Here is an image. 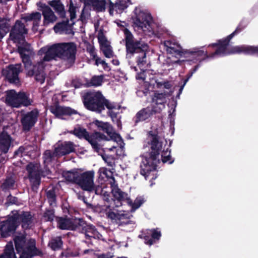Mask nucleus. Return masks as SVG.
Segmentation results:
<instances>
[{"label": "nucleus", "instance_id": "f257e3e1", "mask_svg": "<svg viewBox=\"0 0 258 258\" xmlns=\"http://www.w3.org/2000/svg\"><path fill=\"white\" fill-rule=\"evenodd\" d=\"M124 35L126 55L128 58H135L137 66L141 70L147 63V53L149 48L147 44L136 39L127 29L122 30Z\"/></svg>", "mask_w": 258, "mask_h": 258}, {"label": "nucleus", "instance_id": "f03ea898", "mask_svg": "<svg viewBox=\"0 0 258 258\" xmlns=\"http://www.w3.org/2000/svg\"><path fill=\"white\" fill-rule=\"evenodd\" d=\"M40 51L45 54L43 60L49 61L58 57L74 63L76 59V45L74 42L53 44L48 47H43Z\"/></svg>", "mask_w": 258, "mask_h": 258}, {"label": "nucleus", "instance_id": "7ed1b4c3", "mask_svg": "<svg viewBox=\"0 0 258 258\" xmlns=\"http://www.w3.org/2000/svg\"><path fill=\"white\" fill-rule=\"evenodd\" d=\"M148 138V144L150 145L152 151L149 153L148 156L143 159L140 164V173L144 176H148L151 171L156 169L158 164L160 162L159 157L162 149V144L159 141V137L157 134L150 131Z\"/></svg>", "mask_w": 258, "mask_h": 258}, {"label": "nucleus", "instance_id": "20e7f679", "mask_svg": "<svg viewBox=\"0 0 258 258\" xmlns=\"http://www.w3.org/2000/svg\"><path fill=\"white\" fill-rule=\"evenodd\" d=\"M221 46H222V44L220 42L219 40H217L215 43L208 45L206 50L205 51V53H207V58H213L216 56H225L240 53L245 54H256L258 55V46H235L231 47L228 51H226L224 48H221Z\"/></svg>", "mask_w": 258, "mask_h": 258}, {"label": "nucleus", "instance_id": "39448f33", "mask_svg": "<svg viewBox=\"0 0 258 258\" xmlns=\"http://www.w3.org/2000/svg\"><path fill=\"white\" fill-rule=\"evenodd\" d=\"M70 134H72L79 139H85L91 145L94 151L99 152L101 149L100 145L98 142L101 141H108L107 137L100 132H95L90 135L87 130L83 127L78 125L73 130L68 131Z\"/></svg>", "mask_w": 258, "mask_h": 258}, {"label": "nucleus", "instance_id": "423d86ee", "mask_svg": "<svg viewBox=\"0 0 258 258\" xmlns=\"http://www.w3.org/2000/svg\"><path fill=\"white\" fill-rule=\"evenodd\" d=\"M26 170L31 189L36 192L41 184V177H44L51 173V171L47 167H45L44 169H40L39 165L34 162L29 163L26 166Z\"/></svg>", "mask_w": 258, "mask_h": 258}, {"label": "nucleus", "instance_id": "0eeeda50", "mask_svg": "<svg viewBox=\"0 0 258 258\" xmlns=\"http://www.w3.org/2000/svg\"><path fill=\"white\" fill-rule=\"evenodd\" d=\"M103 97L100 91H87L82 96V101L87 110L100 113L103 107Z\"/></svg>", "mask_w": 258, "mask_h": 258}, {"label": "nucleus", "instance_id": "6e6552de", "mask_svg": "<svg viewBox=\"0 0 258 258\" xmlns=\"http://www.w3.org/2000/svg\"><path fill=\"white\" fill-rule=\"evenodd\" d=\"M19 227L17 217L14 214L8 215L5 220L0 222V234L3 238H7L14 234Z\"/></svg>", "mask_w": 258, "mask_h": 258}, {"label": "nucleus", "instance_id": "1a4fd4ad", "mask_svg": "<svg viewBox=\"0 0 258 258\" xmlns=\"http://www.w3.org/2000/svg\"><path fill=\"white\" fill-rule=\"evenodd\" d=\"M161 108L156 106L155 104H151L139 110L133 118L135 125L140 122L149 121L156 114L160 113Z\"/></svg>", "mask_w": 258, "mask_h": 258}, {"label": "nucleus", "instance_id": "9d476101", "mask_svg": "<svg viewBox=\"0 0 258 258\" xmlns=\"http://www.w3.org/2000/svg\"><path fill=\"white\" fill-rule=\"evenodd\" d=\"M95 172L93 170L79 172L76 184L78 185L82 189L89 192L94 189V177Z\"/></svg>", "mask_w": 258, "mask_h": 258}, {"label": "nucleus", "instance_id": "9b49d317", "mask_svg": "<svg viewBox=\"0 0 258 258\" xmlns=\"http://www.w3.org/2000/svg\"><path fill=\"white\" fill-rule=\"evenodd\" d=\"M38 116L39 111L37 109H34L26 113H22L21 123L23 131L29 132L37 122Z\"/></svg>", "mask_w": 258, "mask_h": 258}, {"label": "nucleus", "instance_id": "f8f14e48", "mask_svg": "<svg viewBox=\"0 0 258 258\" xmlns=\"http://www.w3.org/2000/svg\"><path fill=\"white\" fill-rule=\"evenodd\" d=\"M78 227L77 231L84 233L86 239H91L93 238L100 239L102 236L95 226L87 224L83 218H80Z\"/></svg>", "mask_w": 258, "mask_h": 258}, {"label": "nucleus", "instance_id": "ddd939ff", "mask_svg": "<svg viewBox=\"0 0 258 258\" xmlns=\"http://www.w3.org/2000/svg\"><path fill=\"white\" fill-rule=\"evenodd\" d=\"M153 18L150 14L140 12L133 19V23L136 27L144 31H151Z\"/></svg>", "mask_w": 258, "mask_h": 258}, {"label": "nucleus", "instance_id": "4468645a", "mask_svg": "<svg viewBox=\"0 0 258 258\" xmlns=\"http://www.w3.org/2000/svg\"><path fill=\"white\" fill-rule=\"evenodd\" d=\"M80 218L76 217H56V227L60 230L77 231Z\"/></svg>", "mask_w": 258, "mask_h": 258}, {"label": "nucleus", "instance_id": "2eb2a0df", "mask_svg": "<svg viewBox=\"0 0 258 258\" xmlns=\"http://www.w3.org/2000/svg\"><path fill=\"white\" fill-rule=\"evenodd\" d=\"M22 71L21 63L11 64L6 68V70L3 71V74L10 83L17 84L20 82L19 75Z\"/></svg>", "mask_w": 258, "mask_h": 258}, {"label": "nucleus", "instance_id": "dca6fc26", "mask_svg": "<svg viewBox=\"0 0 258 258\" xmlns=\"http://www.w3.org/2000/svg\"><path fill=\"white\" fill-rule=\"evenodd\" d=\"M28 30L24 24L20 20H17L11 28L9 37L14 43L19 42L24 39L25 34H27Z\"/></svg>", "mask_w": 258, "mask_h": 258}, {"label": "nucleus", "instance_id": "f3484780", "mask_svg": "<svg viewBox=\"0 0 258 258\" xmlns=\"http://www.w3.org/2000/svg\"><path fill=\"white\" fill-rule=\"evenodd\" d=\"M20 253L19 258H33L35 256H42L41 250L37 248L36 240L33 238H30L27 241L25 250Z\"/></svg>", "mask_w": 258, "mask_h": 258}, {"label": "nucleus", "instance_id": "a211bd4d", "mask_svg": "<svg viewBox=\"0 0 258 258\" xmlns=\"http://www.w3.org/2000/svg\"><path fill=\"white\" fill-rule=\"evenodd\" d=\"M49 110L56 117L59 118H62V116L63 115L71 116L73 114H77L78 113L77 110L70 107L60 106L58 102L51 105L49 107Z\"/></svg>", "mask_w": 258, "mask_h": 258}, {"label": "nucleus", "instance_id": "6ab92c4d", "mask_svg": "<svg viewBox=\"0 0 258 258\" xmlns=\"http://www.w3.org/2000/svg\"><path fill=\"white\" fill-rule=\"evenodd\" d=\"M37 6L40 8L39 10L42 11L44 26H47L50 23H53L56 21L57 17L48 6L41 2L37 3Z\"/></svg>", "mask_w": 258, "mask_h": 258}, {"label": "nucleus", "instance_id": "aec40b11", "mask_svg": "<svg viewBox=\"0 0 258 258\" xmlns=\"http://www.w3.org/2000/svg\"><path fill=\"white\" fill-rule=\"evenodd\" d=\"M17 217V221L18 226L21 223L22 228L24 230H28L32 228L33 226V216L30 212L23 211L21 213L16 212L14 213Z\"/></svg>", "mask_w": 258, "mask_h": 258}, {"label": "nucleus", "instance_id": "412c9836", "mask_svg": "<svg viewBox=\"0 0 258 258\" xmlns=\"http://www.w3.org/2000/svg\"><path fill=\"white\" fill-rule=\"evenodd\" d=\"M114 182L111 184V193L114 200H117V203L120 205H115V207H118L121 205V202L125 201L127 202L129 198L127 194L122 191L118 186L117 184L115 183V178L112 177Z\"/></svg>", "mask_w": 258, "mask_h": 258}, {"label": "nucleus", "instance_id": "4be33fe9", "mask_svg": "<svg viewBox=\"0 0 258 258\" xmlns=\"http://www.w3.org/2000/svg\"><path fill=\"white\" fill-rule=\"evenodd\" d=\"M12 138L8 133L3 131L0 133V152L7 154L12 145Z\"/></svg>", "mask_w": 258, "mask_h": 258}, {"label": "nucleus", "instance_id": "5701e85b", "mask_svg": "<svg viewBox=\"0 0 258 258\" xmlns=\"http://www.w3.org/2000/svg\"><path fill=\"white\" fill-rule=\"evenodd\" d=\"M6 103L12 107L19 108V92L17 93L14 90L7 91L6 96Z\"/></svg>", "mask_w": 258, "mask_h": 258}, {"label": "nucleus", "instance_id": "b1692460", "mask_svg": "<svg viewBox=\"0 0 258 258\" xmlns=\"http://www.w3.org/2000/svg\"><path fill=\"white\" fill-rule=\"evenodd\" d=\"M56 148V152L58 153V156H62L69 154L75 151L74 144L72 142H64L58 145Z\"/></svg>", "mask_w": 258, "mask_h": 258}, {"label": "nucleus", "instance_id": "393cba45", "mask_svg": "<svg viewBox=\"0 0 258 258\" xmlns=\"http://www.w3.org/2000/svg\"><path fill=\"white\" fill-rule=\"evenodd\" d=\"M187 54L189 56L196 60H199L200 62L204 60L207 58L205 52L203 50H200L198 48H194L191 49H185V55Z\"/></svg>", "mask_w": 258, "mask_h": 258}, {"label": "nucleus", "instance_id": "a878e982", "mask_svg": "<svg viewBox=\"0 0 258 258\" xmlns=\"http://www.w3.org/2000/svg\"><path fill=\"white\" fill-rule=\"evenodd\" d=\"M13 240L15 249L18 253H20L25 250V247L27 243L25 234L15 236Z\"/></svg>", "mask_w": 258, "mask_h": 258}, {"label": "nucleus", "instance_id": "bb28decb", "mask_svg": "<svg viewBox=\"0 0 258 258\" xmlns=\"http://www.w3.org/2000/svg\"><path fill=\"white\" fill-rule=\"evenodd\" d=\"M79 172L78 169H73L69 171H62L61 175L69 182L76 184Z\"/></svg>", "mask_w": 258, "mask_h": 258}, {"label": "nucleus", "instance_id": "cd10ccee", "mask_svg": "<svg viewBox=\"0 0 258 258\" xmlns=\"http://www.w3.org/2000/svg\"><path fill=\"white\" fill-rule=\"evenodd\" d=\"M48 4L54 9L60 18H63L66 17L64 7L60 0H52L49 1Z\"/></svg>", "mask_w": 258, "mask_h": 258}, {"label": "nucleus", "instance_id": "c85d7f7f", "mask_svg": "<svg viewBox=\"0 0 258 258\" xmlns=\"http://www.w3.org/2000/svg\"><path fill=\"white\" fill-rule=\"evenodd\" d=\"M84 2L85 4L91 5L94 9L98 12H104L105 10V0H84Z\"/></svg>", "mask_w": 258, "mask_h": 258}, {"label": "nucleus", "instance_id": "c756f323", "mask_svg": "<svg viewBox=\"0 0 258 258\" xmlns=\"http://www.w3.org/2000/svg\"><path fill=\"white\" fill-rule=\"evenodd\" d=\"M167 96V94L166 92L160 93L158 91H155L152 97L151 104H155L156 106L159 104H164Z\"/></svg>", "mask_w": 258, "mask_h": 258}, {"label": "nucleus", "instance_id": "7c9ffc66", "mask_svg": "<svg viewBox=\"0 0 258 258\" xmlns=\"http://www.w3.org/2000/svg\"><path fill=\"white\" fill-rule=\"evenodd\" d=\"M93 123L97 127L98 130L103 131L109 136L111 134L112 127L109 123L96 120L93 121Z\"/></svg>", "mask_w": 258, "mask_h": 258}, {"label": "nucleus", "instance_id": "2f4dec72", "mask_svg": "<svg viewBox=\"0 0 258 258\" xmlns=\"http://www.w3.org/2000/svg\"><path fill=\"white\" fill-rule=\"evenodd\" d=\"M58 156V153L56 152V148L54 149L53 151L50 150H46L43 155L44 159V163L45 164H49L54 161Z\"/></svg>", "mask_w": 258, "mask_h": 258}, {"label": "nucleus", "instance_id": "473e14b6", "mask_svg": "<svg viewBox=\"0 0 258 258\" xmlns=\"http://www.w3.org/2000/svg\"><path fill=\"white\" fill-rule=\"evenodd\" d=\"M20 107L22 106L27 107L32 104L33 100L29 98V94L24 92H19Z\"/></svg>", "mask_w": 258, "mask_h": 258}, {"label": "nucleus", "instance_id": "72a5a7b5", "mask_svg": "<svg viewBox=\"0 0 258 258\" xmlns=\"http://www.w3.org/2000/svg\"><path fill=\"white\" fill-rule=\"evenodd\" d=\"M29 51V49L26 47L22 46L18 47V52L20 54L22 59V61L25 66L26 65H30L31 63L29 55L25 53V52H28Z\"/></svg>", "mask_w": 258, "mask_h": 258}, {"label": "nucleus", "instance_id": "f704fd0d", "mask_svg": "<svg viewBox=\"0 0 258 258\" xmlns=\"http://www.w3.org/2000/svg\"><path fill=\"white\" fill-rule=\"evenodd\" d=\"M41 18V15L39 12H33L31 14H27L22 18L25 22L33 21V24L37 25Z\"/></svg>", "mask_w": 258, "mask_h": 258}, {"label": "nucleus", "instance_id": "c9c22d12", "mask_svg": "<svg viewBox=\"0 0 258 258\" xmlns=\"http://www.w3.org/2000/svg\"><path fill=\"white\" fill-rule=\"evenodd\" d=\"M44 72V66L43 62H39L33 66L32 69L29 70L27 75L29 77H32L38 73Z\"/></svg>", "mask_w": 258, "mask_h": 258}, {"label": "nucleus", "instance_id": "e433bc0d", "mask_svg": "<svg viewBox=\"0 0 258 258\" xmlns=\"http://www.w3.org/2000/svg\"><path fill=\"white\" fill-rule=\"evenodd\" d=\"M62 244L63 241L60 236L52 238L48 243V245L54 250L61 248Z\"/></svg>", "mask_w": 258, "mask_h": 258}, {"label": "nucleus", "instance_id": "4c0bfd02", "mask_svg": "<svg viewBox=\"0 0 258 258\" xmlns=\"http://www.w3.org/2000/svg\"><path fill=\"white\" fill-rule=\"evenodd\" d=\"M0 258H17L13 245L7 244Z\"/></svg>", "mask_w": 258, "mask_h": 258}, {"label": "nucleus", "instance_id": "58836bf2", "mask_svg": "<svg viewBox=\"0 0 258 258\" xmlns=\"http://www.w3.org/2000/svg\"><path fill=\"white\" fill-rule=\"evenodd\" d=\"M145 202V200L144 198L142 197H138L135 199L134 202H133L130 198H129L126 203L131 206L132 211H134L138 209Z\"/></svg>", "mask_w": 258, "mask_h": 258}, {"label": "nucleus", "instance_id": "ea45409f", "mask_svg": "<svg viewBox=\"0 0 258 258\" xmlns=\"http://www.w3.org/2000/svg\"><path fill=\"white\" fill-rule=\"evenodd\" d=\"M69 21L67 19L65 21L57 23L53 27L55 32H63L68 30L69 27Z\"/></svg>", "mask_w": 258, "mask_h": 258}, {"label": "nucleus", "instance_id": "a19ab883", "mask_svg": "<svg viewBox=\"0 0 258 258\" xmlns=\"http://www.w3.org/2000/svg\"><path fill=\"white\" fill-rule=\"evenodd\" d=\"M46 197L50 206H55L56 205V195L54 188L46 191Z\"/></svg>", "mask_w": 258, "mask_h": 258}, {"label": "nucleus", "instance_id": "79ce46f5", "mask_svg": "<svg viewBox=\"0 0 258 258\" xmlns=\"http://www.w3.org/2000/svg\"><path fill=\"white\" fill-rule=\"evenodd\" d=\"M106 107L109 110L114 109L119 110L120 108V106L114 102H111L109 100L105 98L104 96L103 100V107L101 108V112L105 110Z\"/></svg>", "mask_w": 258, "mask_h": 258}, {"label": "nucleus", "instance_id": "37998d69", "mask_svg": "<svg viewBox=\"0 0 258 258\" xmlns=\"http://www.w3.org/2000/svg\"><path fill=\"white\" fill-rule=\"evenodd\" d=\"M104 76H93L90 80L87 83L88 87L91 86H100L102 85L103 82Z\"/></svg>", "mask_w": 258, "mask_h": 258}, {"label": "nucleus", "instance_id": "c03bdc74", "mask_svg": "<svg viewBox=\"0 0 258 258\" xmlns=\"http://www.w3.org/2000/svg\"><path fill=\"white\" fill-rule=\"evenodd\" d=\"M237 34L236 32L234 31L230 35H228L226 37L219 39L220 42L221 43L222 46H221V48H224L225 49L226 51H228L231 47L228 48L230 41L231 39L235 35Z\"/></svg>", "mask_w": 258, "mask_h": 258}, {"label": "nucleus", "instance_id": "a18cd8bd", "mask_svg": "<svg viewBox=\"0 0 258 258\" xmlns=\"http://www.w3.org/2000/svg\"><path fill=\"white\" fill-rule=\"evenodd\" d=\"M15 181L12 176L7 177L1 185L3 191L9 189H13L15 185Z\"/></svg>", "mask_w": 258, "mask_h": 258}, {"label": "nucleus", "instance_id": "49530a36", "mask_svg": "<svg viewBox=\"0 0 258 258\" xmlns=\"http://www.w3.org/2000/svg\"><path fill=\"white\" fill-rule=\"evenodd\" d=\"M170 153L171 151L168 148L166 150H163L161 155L162 161L163 163H168L171 164L174 162V160L171 157Z\"/></svg>", "mask_w": 258, "mask_h": 258}, {"label": "nucleus", "instance_id": "de8ad7c7", "mask_svg": "<svg viewBox=\"0 0 258 258\" xmlns=\"http://www.w3.org/2000/svg\"><path fill=\"white\" fill-rule=\"evenodd\" d=\"M10 23L0 24V41L10 31Z\"/></svg>", "mask_w": 258, "mask_h": 258}, {"label": "nucleus", "instance_id": "09e8293b", "mask_svg": "<svg viewBox=\"0 0 258 258\" xmlns=\"http://www.w3.org/2000/svg\"><path fill=\"white\" fill-rule=\"evenodd\" d=\"M43 217L46 221L52 222L55 217L54 210L53 209H46Z\"/></svg>", "mask_w": 258, "mask_h": 258}, {"label": "nucleus", "instance_id": "8fccbe9b", "mask_svg": "<svg viewBox=\"0 0 258 258\" xmlns=\"http://www.w3.org/2000/svg\"><path fill=\"white\" fill-rule=\"evenodd\" d=\"M116 223L119 226H123L131 224V221L130 220L127 214H120Z\"/></svg>", "mask_w": 258, "mask_h": 258}, {"label": "nucleus", "instance_id": "3c124183", "mask_svg": "<svg viewBox=\"0 0 258 258\" xmlns=\"http://www.w3.org/2000/svg\"><path fill=\"white\" fill-rule=\"evenodd\" d=\"M131 4H129L127 2V0H120L118 3H116L115 4V11L117 12L118 10H119L120 12L122 11L124 9H125L129 5Z\"/></svg>", "mask_w": 258, "mask_h": 258}, {"label": "nucleus", "instance_id": "603ef678", "mask_svg": "<svg viewBox=\"0 0 258 258\" xmlns=\"http://www.w3.org/2000/svg\"><path fill=\"white\" fill-rule=\"evenodd\" d=\"M101 50L106 57L111 58L113 56V52L110 45H107L100 47Z\"/></svg>", "mask_w": 258, "mask_h": 258}, {"label": "nucleus", "instance_id": "864d4df0", "mask_svg": "<svg viewBox=\"0 0 258 258\" xmlns=\"http://www.w3.org/2000/svg\"><path fill=\"white\" fill-rule=\"evenodd\" d=\"M98 42L100 44V47H103V46L108 45L107 44V40L106 37L103 34L102 31H100L98 33Z\"/></svg>", "mask_w": 258, "mask_h": 258}, {"label": "nucleus", "instance_id": "5fc2aeb1", "mask_svg": "<svg viewBox=\"0 0 258 258\" xmlns=\"http://www.w3.org/2000/svg\"><path fill=\"white\" fill-rule=\"evenodd\" d=\"M168 51L171 53H174L179 56H182L185 54V50H182L181 47L176 48L173 47L169 48Z\"/></svg>", "mask_w": 258, "mask_h": 258}, {"label": "nucleus", "instance_id": "6e6d98bb", "mask_svg": "<svg viewBox=\"0 0 258 258\" xmlns=\"http://www.w3.org/2000/svg\"><path fill=\"white\" fill-rule=\"evenodd\" d=\"M200 67V64L195 66L194 68L190 70L188 73L186 75V79L184 80V84H186L188 80L192 77V75L198 70Z\"/></svg>", "mask_w": 258, "mask_h": 258}, {"label": "nucleus", "instance_id": "4d7b16f0", "mask_svg": "<svg viewBox=\"0 0 258 258\" xmlns=\"http://www.w3.org/2000/svg\"><path fill=\"white\" fill-rule=\"evenodd\" d=\"M102 158L108 166L113 167L115 165L114 159L111 156H103Z\"/></svg>", "mask_w": 258, "mask_h": 258}, {"label": "nucleus", "instance_id": "13d9d810", "mask_svg": "<svg viewBox=\"0 0 258 258\" xmlns=\"http://www.w3.org/2000/svg\"><path fill=\"white\" fill-rule=\"evenodd\" d=\"M35 76V79L36 81L40 82L41 84H43L45 79V73L44 72L36 74Z\"/></svg>", "mask_w": 258, "mask_h": 258}, {"label": "nucleus", "instance_id": "bf43d9fd", "mask_svg": "<svg viewBox=\"0 0 258 258\" xmlns=\"http://www.w3.org/2000/svg\"><path fill=\"white\" fill-rule=\"evenodd\" d=\"M161 236V233L160 231H159L156 229H153L152 231L151 237L155 240H158L160 238Z\"/></svg>", "mask_w": 258, "mask_h": 258}, {"label": "nucleus", "instance_id": "052dcab7", "mask_svg": "<svg viewBox=\"0 0 258 258\" xmlns=\"http://www.w3.org/2000/svg\"><path fill=\"white\" fill-rule=\"evenodd\" d=\"M109 198H110V196H109V194H106V195L105 194H104V198H103L105 202H106L108 204H109V205H107V207L113 208V206H112L111 203H110L111 202L114 203L115 200L112 198L110 199Z\"/></svg>", "mask_w": 258, "mask_h": 258}, {"label": "nucleus", "instance_id": "680f3d73", "mask_svg": "<svg viewBox=\"0 0 258 258\" xmlns=\"http://www.w3.org/2000/svg\"><path fill=\"white\" fill-rule=\"evenodd\" d=\"M120 214H117L114 212H110L108 213L107 217L111 220H115L116 222L118 220V218Z\"/></svg>", "mask_w": 258, "mask_h": 258}, {"label": "nucleus", "instance_id": "e2e57ef3", "mask_svg": "<svg viewBox=\"0 0 258 258\" xmlns=\"http://www.w3.org/2000/svg\"><path fill=\"white\" fill-rule=\"evenodd\" d=\"M109 2V6H108V11L109 14L111 16H113L114 10H115V4L113 3L110 0H108Z\"/></svg>", "mask_w": 258, "mask_h": 258}, {"label": "nucleus", "instance_id": "0e129e2a", "mask_svg": "<svg viewBox=\"0 0 258 258\" xmlns=\"http://www.w3.org/2000/svg\"><path fill=\"white\" fill-rule=\"evenodd\" d=\"M144 239L145 241V243L150 245L153 244L155 242L154 239L152 238V237L150 238L149 236H145L144 237Z\"/></svg>", "mask_w": 258, "mask_h": 258}, {"label": "nucleus", "instance_id": "69168bd1", "mask_svg": "<svg viewBox=\"0 0 258 258\" xmlns=\"http://www.w3.org/2000/svg\"><path fill=\"white\" fill-rule=\"evenodd\" d=\"M8 200L12 204H15L17 202V198L10 195L8 197Z\"/></svg>", "mask_w": 258, "mask_h": 258}, {"label": "nucleus", "instance_id": "338daca9", "mask_svg": "<svg viewBox=\"0 0 258 258\" xmlns=\"http://www.w3.org/2000/svg\"><path fill=\"white\" fill-rule=\"evenodd\" d=\"M69 12V13L76 12V8L74 6V4L72 1H70Z\"/></svg>", "mask_w": 258, "mask_h": 258}, {"label": "nucleus", "instance_id": "774afa93", "mask_svg": "<svg viewBox=\"0 0 258 258\" xmlns=\"http://www.w3.org/2000/svg\"><path fill=\"white\" fill-rule=\"evenodd\" d=\"M112 256L110 255V253H103L100 255H98L97 258H111Z\"/></svg>", "mask_w": 258, "mask_h": 258}]
</instances>
